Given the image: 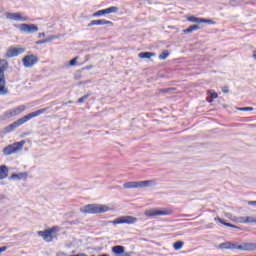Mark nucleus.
<instances>
[{"instance_id":"f257e3e1","label":"nucleus","mask_w":256,"mask_h":256,"mask_svg":"<svg viewBox=\"0 0 256 256\" xmlns=\"http://www.w3.org/2000/svg\"><path fill=\"white\" fill-rule=\"evenodd\" d=\"M46 112H47V108H43L35 112L29 113L28 115H25L24 117L19 118L14 123L3 128V130L0 132V135H7V133H12V131H15L17 127H21V125H25L27 121H31V119H35V117H39V115H43V113H46Z\"/></svg>"},{"instance_id":"f03ea898","label":"nucleus","mask_w":256,"mask_h":256,"mask_svg":"<svg viewBox=\"0 0 256 256\" xmlns=\"http://www.w3.org/2000/svg\"><path fill=\"white\" fill-rule=\"evenodd\" d=\"M81 213L95 215L97 213H107L110 211L109 206L103 204H88L80 208Z\"/></svg>"},{"instance_id":"7ed1b4c3","label":"nucleus","mask_w":256,"mask_h":256,"mask_svg":"<svg viewBox=\"0 0 256 256\" xmlns=\"http://www.w3.org/2000/svg\"><path fill=\"white\" fill-rule=\"evenodd\" d=\"M156 185L155 180H144V181H134L126 182L123 184L124 189H143L145 187H153Z\"/></svg>"},{"instance_id":"20e7f679","label":"nucleus","mask_w":256,"mask_h":256,"mask_svg":"<svg viewBox=\"0 0 256 256\" xmlns=\"http://www.w3.org/2000/svg\"><path fill=\"white\" fill-rule=\"evenodd\" d=\"M25 140H21L20 142H15L13 144H9L5 148H3L2 153L6 157H9V155H15V153H19L25 147Z\"/></svg>"},{"instance_id":"39448f33","label":"nucleus","mask_w":256,"mask_h":256,"mask_svg":"<svg viewBox=\"0 0 256 256\" xmlns=\"http://www.w3.org/2000/svg\"><path fill=\"white\" fill-rule=\"evenodd\" d=\"M39 63V57L37 55H34L31 52H28L26 56L22 59V64L26 69H31V67H35Z\"/></svg>"},{"instance_id":"423d86ee","label":"nucleus","mask_w":256,"mask_h":256,"mask_svg":"<svg viewBox=\"0 0 256 256\" xmlns=\"http://www.w3.org/2000/svg\"><path fill=\"white\" fill-rule=\"evenodd\" d=\"M9 69V64L5 62L0 66V95H7L9 90L5 88V71Z\"/></svg>"},{"instance_id":"0eeeda50","label":"nucleus","mask_w":256,"mask_h":256,"mask_svg":"<svg viewBox=\"0 0 256 256\" xmlns=\"http://www.w3.org/2000/svg\"><path fill=\"white\" fill-rule=\"evenodd\" d=\"M137 221L138 219L133 216H121L110 221V223H112V225H135Z\"/></svg>"},{"instance_id":"6e6552de","label":"nucleus","mask_w":256,"mask_h":256,"mask_svg":"<svg viewBox=\"0 0 256 256\" xmlns=\"http://www.w3.org/2000/svg\"><path fill=\"white\" fill-rule=\"evenodd\" d=\"M57 231H59V227H52L49 230H45V231H38V236L42 237L44 239V241H46L47 243H51V241H53V233H57Z\"/></svg>"},{"instance_id":"1a4fd4ad","label":"nucleus","mask_w":256,"mask_h":256,"mask_svg":"<svg viewBox=\"0 0 256 256\" xmlns=\"http://www.w3.org/2000/svg\"><path fill=\"white\" fill-rule=\"evenodd\" d=\"M25 109H26L25 105H20L17 108L6 111L4 113V116L6 117V119H9L11 117H15L16 115H21V113H23Z\"/></svg>"},{"instance_id":"9d476101","label":"nucleus","mask_w":256,"mask_h":256,"mask_svg":"<svg viewBox=\"0 0 256 256\" xmlns=\"http://www.w3.org/2000/svg\"><path fill=\"white\" fill-rule=\"evenodd\" d=\"M18 29H20L22 33H37V31H39V27L35 24H20Z\"/></svg>"},{"instance_id":"9b49d317","label":"nucleus","mask_w":256,"mask_h":256,"mask_svg":"<svg viewBox=\"0 0 256 256\" xmlns=\"http://www.w3.org/2000/svg\"><path fill=\"white\" fill-rule=\"evenodd\" d=\"M146 217H159L163 215H171V210H147L145 212Z\"/></svg>"},{"instance_id":"f8f14e48","label":"nucleus","mask_w":256,"mask_h":256,"mask_svg":"<svg viewBox=\"0 0 256 256\" xmlns=\"http://www.w3.org/2000/svg\"><path fill=\"white\" fill-rule=\"evenodd\" d=\"M119 11V7L117 6H112L103 10H99L95 12L92 16L94 17H101L102 15H109L111 13H117Z\"/></svg>"},{"instance_id":"ddd939ff","label":"nucleus","mask_w":256,"mask_h":256,"mask_svg":"<svg viewBox=\"0 0 256 256\" xmlns=\"http://www.w3.org/2000/svg\"><path fill=\"white\" fill-rule=\"evenodd\" d=\"M25 53V48H16V47H11L10 49L7 50L6 52V57H18V55H21Z\"/></svg>"},{"instance_id":"4468645a","label":"nucleus","mask_w":256,"mask_h":256,"mask_svg":"<svg viewBox=\"0 0 256 256\" xmlns=\"http://www.w3.org/2000/svg\"><path fill=\"white\" fill-rule=\"evenodd\" d=\"M6 17L12 21H27V17H23L19 13H7Z\"/></svg>"},{"instance_id":"2eb2a0df","label":"nucleus","mask_w":256,"mask_h":256,"mask_svg":"<svg viewBox=\"0 0 256 256\" xmlns=\"http://www.w3.org/2000/svg\"><path fill=\"white\" fill-rule=\"evenodd\" d=\"M93 25H110L113 26V22L105 19L101 20H92L89 24L88 27H93Z\"/></svg>"},{"instance_id":"dca6fc26","label":"nucleus","mask_w":256,"mask_h":256,"mask_svg":"<svg viewBox=\"0 0 256 256\" xmlns=\"http://www.w3.org/2000/svg\"><path fill=\"white\" fill-rule=\"evenodd\" d=\"M188 21H190L191 23H213V20L210 19H205V18H197L195 16H190L188 17Z\"/></svg>"},{"instance_id":"f3484780","label":"nucleus","mask_w":256,"mask_h":256,"mask_svg":"<svg viewBox=\"0 0 256 256\" xmlns=\"http://www.w3.org/2000/svg\"><path fill=\"white\" fill-rule=\"evenodd\" d=\"M9 175V168L5 165L0 166V181H3V179H7Z\"/></svg>"},{"instance_id":"a211bd4d","label":"nucleus","mask_w":256,"mask_h":256,"mask_svg":"<svg viewBox=\"0 0 256 256\" xmlns=\"http://www.w3.org/2000/svg\"><path fill=\"white\" fill-rule=\"evenodd\" d=\"M27 177H28L27 172H21L18 174L17 173L12 174L10 179H13V180L17 179L18 181H21V179H27Z\"/></svg>"},{"instance_id":"6ab92c4d","label":"nucleus","mask_w":256,"mask_h":256,"mask_svg":"<svg viewBox=\"0 0 256 256\" xmlns=\"http://www.w3.org/2000/svg\"><path fill=\"white\" fill-rule=\"evenodd\" d=\"M112 253H114L115 255H123V253H125V247L121 245L113 246Z\"/></svg>"},{"instance_id":"aec40b11","label":"nucleus","mask_w":256,"mask_h":256,"mask_svg":"<svg viewBox=\"0 0 256 256\" xmlns=\"http://www.w3.org/2000/svg\"><path fill=\"white\" fill-rule=\"evenodd\" d=\"M139 59H151V57H155V53L153 52H141L138 54Z\"/></svg>"},{"instance_id":"412c9836","label":"nucleus","mask_w":256,"mask_h":256,"mask_svg":"<svg viewBox=\"0 0 256 256\" xmlns=\"http://www.w3.org/2000/svg\"><path fill=\"white\" fill-rule=\"evenodd\" d=\"M245 247H246V251H256V243L255 242H246Z\"/></svg>"},{"instance_id":"4be33fe9","label":"nucleus","mask_w":256,"mask_h":256,"mask_svg":"<svg viewBox=\"0 0 256 256\" xmlns=\"http://www.w3.org/2000/svg\"><path fill=\"white\" fill-rule=\"evenodd\" d=\"M198 29H201L199 25L195 24L192 26H189L187 29L184 30V33H193V31H197Z\"/></svg>"},{"instance_id":"5701e85b","label":"nucleus","mask_w":256,"mask_h":256,"mask_svg":"<svg viewBox=\"0 0 256 256\" xmlns=\"http://www.w3.org/2000/svg\"><path fill=\"white\" fill-rule=\"evenodd\" d=\"M183 241H177L173 244V247L175 249V251H180V249H183Z\"/></svg>"},{"instance_id":"b1692460","label":"nucleus","mask_w":256,"mask_h":256,"mask_svg":"<svg viewBox=\"0 0 256 256\" xmlns=\"http://www.w3.org/2000/svg\"><path fill=\"white\" fill-rule=\"evenodd\" d=\"M167 57H169V51L168 50L162 51V53L159 55V59L161 61H165V59H167Z\"/></svg>"},{"instance_id":"393cba45","label":"nucleus","mask_w":256,"mask_h":256,"mask_svg":"<svg viewBox=\"0 0 256 256\" xmlns=\"http://www.w3.org/2000/svg\"><path fill=\"white\" fill-rule=\"evenodd\" d=\"M215 221H218V223H221L222 225H225V227H233V224L227 223V222L223 221V219H221L219 217L215 218Z\"/></svg>"},{"instance_id":"a878e982","label":"nucleus","mask_w":256,"mask_h":256,"mask_svg":"<svg viewBox=\"0 0 256 256\" xmlns=\"http://www.w3.org/2000/svg\"><path fill=\"white\" fill-rule=\"evenodd\" d=\"M89 97H91V93H87L86 95L79 98L78 103H85V101H87V99H89Z\"/></svg>"},{"instance_id":"bb28decb","label":"nucleus","mask_w":256,"mask_h":256,"mask_svg":"<svg viewBox=\"0 0 256 256\" xmlns=\"http://www.w3.org/2000/svg\"><path fill=\"white\" fill-rule=\"evenodd\" d=\"M231 242H224L219 244V249H230Z\"/></svg>"},{"instance_id":"cd10ccee","label":"nucleus","mask_w":256,"mask_h":256,"mask_svg":"<svg viewBox=\"0 0 256 256\" xmlns=\"http://www.w3.org/2000/svg\"><path fill=\"white\" fill-rule=\"evenodd\" d=\"M246 223H256V217L247 216L246 217Z\"/></svg>"},{"instance_id":"c85d7f7f","label":"nucleus","mask_w":256,"mask_h":256,"mask_svg":"<svg viewBox=\"0 0 256 256\" xmlns=\"http://www.w3.org/2000/svg\"><path fill=\"white\" fill-rule=\"evenodd\" d=\"M238 223H247V217L240 216L237 218Z\"/></svg>"},{"instance_id":"c756f323","label":"nucleus","mask_w":256,"mask_h":256,"mask_svg":"<svg viewBox=\"0 0 256 256\" xmlns=\"http://www.w3.org/2000/svg\"><path fill=\"white\" fill-rule=\"evenodd\" d=\"M236 249H238L239 251H246L245 243H243L242 245H236Z\"/></svg>"},{"instance_id":"7c9ffc66","label":"nucleus","mask_w":256,"mask_h":256,"mask_svg":"<svg viewBox=\"0 0 256 256\" xmlns=\"http://www.w3.org/2000/svg\"><path fill=\"white\" fill-rule=\"evenodd\" d=\"M53 39H59L58 36H49L48 38L45 39L46 43H49L50 41H53Z\"/></svg>"},{"instance_id":"2f4dec72","label":"nucleus","mask_w":256,"mask_h":256,"mask_svg":"<svg viewBox=\"0 0 256 256\" xmlns=\"http://www.w3.org/2000/svg\"><path fill=\"white\" fill-rule=\"evenodd\" d=\"M239 111H253L254 108L253 107H242V108H238Z\"/></svg>"},{"instance_id":"473e14b6","label":"nucleus","mask_w":256,"mask_h":256,"mask_svg":"<svg viewBox=\"0 0 256 256\" xmlns=\"http://www.w3.org/2000/svg\"><path fill=\"white\" fill-rule=\"evenodd\" d=\"M69 65H77V57L70 60Z\"/></svg>"},{"instance_id":"72a5a7b5","label":"nucleus","mask_w":256,"mask_h":256,"mask_svg":"<svg viewBox=\"0 0 256 256\" xmlns=\"http://www.w3.org/2000/svg\"><path fill=\"white\" fill-rule=\"evenodd\" d=\"M230 249H237V243L230 242Z\"/></svg>"},{"instance_id":"f704fd0d","label":"nucleus","mask_w":256,"mask_h":256,"mask_svg":"<svg viewBox=\"0 0 256 256\" xmlns=\"http://www.w3.org/2000/svg\"><path fill=\"white\" fill-rule=\"evenodd\" d=\"M218 97H219V95L217 94V92H214L211 94L212 99H217Z\"/></svg>"},{"instance_id":"c9c22d12","label":"nucleus","mask_w":256,"mask_h":256,"mask_svg":"<svg viewBox=\"0 0 256 256\" xmlns=\"http://www.w3.org/2000/svg\"><path fill=\"white\" fill-rule=\"evenodd\" d=\"M43 43H47V42L45 41V39H44V40H38V41L36 42V45H43Z\"/></svg>"},{"instance_id":"e433bc0d","label":"nucleus","mask_w":256,"mask_h":256,"mask_svg":"<svg viewBox=\"0 0 256 256\" xmlns=\"http://www.w3.org/2000/svg\"><path fill=\"white\" fill-rule=\"evenodd\" d=\"M222 91H223L224 93H229V88H228L227 86H224V87L222 88Z\"/></svg>"},{"instance_id":"4c0bfd02","label":"nucleus","mask_w":256,"mask_h":256,"mask_svg":"<svg viewBox=\"0 0 256 256\" xmlns=\"http://www.w3.org/2000/svg\"><path fill=\"white\" fill-rule=\"evenodd\" d=\"M3 251H7V246L0 247V253H3Z\"/></svg>"},{"instance_id":"58836bf2","label":"nucleus","mask_w":256,"mask_h":256,"mask_svg":"<svg viewBox=\"0 0 256 256\" xmlns=\"http://www.w3.org/2000/svg\"><path fill=\"white\" fill-rule=\"evenodd\" d=\"M248 205H256V201H249Z\"/></svg>"},{"instance_id":"ea45409f","label":"nucleus","mask_w":256,"mask_h":256,"mask_svg":"<svg viewBox=\"0 0 256 256\" xmlns=\"http://www.w3.org/2000/svg\"><path fill=\"white\" fill-rule=\"evenodd\" d=\"M57 256H67V254H65L64 252H60L57 254Z\"/></svg>"},{"instance_id":"a19ab883","label":"nucleus","mask_w":256,"mask_h":256,"mask_svg":"<svg viewBox=\"0 0 256 256\" xmlns=\"http://www.w3.org/2000/svg\"><path fill=\"white\" fill-rule=\"evenodd\" d=\"M38 37H45V33H43V32H42V33H39V34H38Z\"/></svg>"},{"instance_id":"79ce46f5","label":"nucleus","mask_w":256,"mask_h":256,"mask_svg":"<svg viewBox=\"0 0 256 256\" xmlns=\"http://www.w3.org/2000/svg\"><path fill=\"white\" fill-rule=\"evenodd\" d=\"M232 229H239V227L238 226H235V225H233L232 224V226H230Z\"/></svg>"},{"instance_id":"37998d69","label":"nucleus","mask_w":256,"mask_h":256,"mask_svg":"<svg viewBox=\"0 0 256 256\" xmlns=\"http://www.w3.org/2000/svg\"><path fill=\"white\" fill-rule=\"evenodd\" d=\"M253 59H256V51L253 52Z\"/></svg>"},{"instance_id":"c03bdc74","label":"nucleus","mask_w":256,"mask_h":256,"mask_svg":"<svg viewBox=\"0 0 256 256\" xmlns=\"http://www.w3.org/2000/svg\"><path fill=\"white\" fill-rule=\"evenodd\" d=\"M68 103H73V101H68V102L65 103V105H68Z\"/></svg>"}]
</instances>
